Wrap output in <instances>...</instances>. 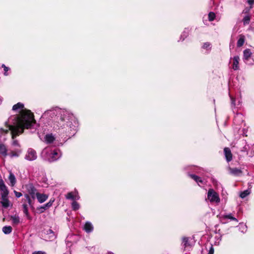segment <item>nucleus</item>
Masks as SVG:
<instances>
[{"label": "nucleus", "instance_id": "obj_41", "mask_svg": "<svg viewBox=\"0 0 254 254\" xmlns=\"http://www.w3.org/2000/svg\"><path fill=\"white\" fill-rule=\"evenodd\" d=\"M74 197L76 198V199H78L79 197L78 196H74Z\"/></svg>", "mask_w": 254, "mask_h": 254}, {"label": "nucleus", "instance_id": "obj_29", "mask_svg": "<svg viewBox=\"0 0 254 254\" xmlns=\"http://www.w3.org/2000/svg\"><path fill=\"white\" fill-rule=\"evenodd\" d=\"M239 119L240 120L241 122L243 121L242 115L241 114H237L235 117L234 120L235 122H236L237 120H239Z\"/></svg>", "mask_w": 254, "mask_h": 254}, {"label": "nucleus", "instance_id": "obj_15", "mask_svg": "<svg viewBox=\"0 0 254 254\" xmlns=\"http://www.w3.org/2000/svg\"><path fill=\"white\" fill-rule=\"evenodd\" d=\"M93 227L92 224L89 222H87L84 226V229L87 233H90L93 230Z\"/></svg>", "mask_w": 254, "mask_h": 254}, {"label": "nucleus", "instance_id": "obj_19", "mask_svg": "<svg viewBox=\"0 0 254 254\" xmlns=\"http://www.w3.org/2000/svg\"><path fill=\"white\" fill-rule=\"evenodd\" d=\"M0 153L3 156L7 155V149L3 144H0Z\"/></svg>", "mask_w": 254, "mask_h": 254}, {"label": "nucleus", "instance_id": "obj_12", "mask_svg": "<svg viewBox=\"0 0 254 254\" xmlns=\"http://www.w3.org/2000/svg\"><path fill=\"white\" fill-rule=\"evenodd\" d=\"M224 152L227 161H231L232 159V154L230 149L228 147H226L224 149Z\"/></svg>", "mask_w": 254, "mask_h": 254}, {"label": "nucleus", "instance_id": "obj_10", "mask_svg": "<svg viewBox=\"0 0 254 254\" xmlns=\"http://www.w3.org/2000/svg\"><path fill=\"white\" fill-rule=\"evenodd\" d=\"M48 195L44 193H40L39 192L36 195V197L37 198L38 201L41 203L45 202L48 199Z\"/></svg>", "mask_w": 254, "mask_h": 254}, {"label": "nucleus", "instance_id": "obj_36", "mask_svg": "<svg viewBox=\"0 0 254 254\" xmlns=\"http://www.w3.org/2000/svg\"><path fill=\"white\" fill-rule=\"evenodd\" d=\"M250 20V18H249V17L248 16H246L245 18H244V23H249V21Z\"/></svg>", "mask_w": 254, "mask_h": 254}, {"label": "nucleus", "instance_id": "obj_28", "mask_svg": "<svg viewBox=\"0 0 254 254\" xmlns=\"http://www.w3.org/2000/svg\"><path fill=\"white\" fill-rule=\"evenodd\" d=\"M215 17V14L214 12H210L208 14V19H209V21H213Z\"/></svg>", "mask_w": 254, "mask_h": 254}, {"label": "nucleus", "instance_id": "obj_5", "mask_svg": "<svg viewBox=\"0 0 254 254\" xmlns=\"http://www.w3.org/2000/svg\"><path fill=\"white\" fill-rule=\"evenodd\" d=\"M25 158L29 161H33L37 158L36 152L32 149H29L26 155Z\"/></svg>", "mask_w": 254, "mask_h": 254}, {"label": "nucleus", "instance_id": "obj_25", "mask_svg": "<svg viewBox=\"0 0 254 254\" xmlns=\"http://www.w3.org/2000/svg\"><path fill=\"white\" fill-rule=\"evenodd\" d=\"M250 193V190H247L242 192L240 195V197L242 198L246 197L247 195H248Z\"/></svg>", "mask_w": 254, "mask_h": 254}, {"label": "nucleus", "instance_id": "obj_32", "mask_svg": "<svg viewBox=\"0 0 254 254\" xmlns=\"http://www.w3.org/2000/svg\"><path fill=\"white\" fill-rule=\"evenodd\" d=\"M23 208V212L24 213L27 215L28 216V207L27 205L25 204H23L22 205Z\"/></svg>", "mask_w": 254, "mask_h": 254}, {"label": "nucleus", "instance_id": "obj_24", "mask_svg": "<svg viewBox=\"0 0 254 254\" xmlns=\"http://www.w3.org/2000/svg\"><path fill=\"white\" fill-rule=\"evenodd\" d=\"M25 197H26V199L27 200L28 203L29 204V205L31 207H33V200L32 198H30L31 196H29V194H25Z\"/></svg>", "mask_w": 254, "mask_h": 254}, {"label": "nucleus", "instance_id": "obj_7", "mask_svg": "<svg viewBox=\"0 0 254 254\" xmlns=\"http://www.w3.org/2000/svg\"><path fill=\"white\" fill-rule=\"evenodd\" d=\"M0 190L1 191V195L8 194V190L1 179H0Z\"/></svg>", "mask_w": 254, "mask_h": 254}, {"label": "nucleus", "instance_id": "obj_23", "mask_svg": "<svg viewBox=\"0 0 254 254\" xmlns=\"http://www.w3.org/2000/svg\"><path fill=\"white\" fill-rule=\"evenodd\" d=\"M11 220L12 222L14 224H18L19 223V218L18 216L16 215L11 216Z\"/></svg>", "mask_w": 254, "mask_h": 254}, {"label": "nucleus", "instance_id": "obj_42", "mask_svg": "<svg viewBox=\"0 0 254 254\" xmlns=\"http://www.w3.org/2000/svg\"><path fill=\"white\" fill-rule=\"evenodd\" d=\"M50 111H47L45 114H48L49 113Z\"/></svg>", "mask_w": 254, "mask_h": 254}, {"label": "nucleus", "instance_id": "obj_34", "mask_svg": "<svg viewBox=\"0 0 254 254\" xmlns=\"http://www.w3.org/2000/svg\"><path fill=\"white\" fill-rule=\"evenodd\" d=\"M14 193L15 194V196L17 197H20V196H22V193L20 192H17L16 191H14Z\"/></svg>", "mask_w": 254, "mask_h": 254}, {"label": "nucleus", "instance_id": "obj_26", "mask_svg": "<svg viewBox=\"0 0 254 254\" xmlns=\"http://www.w3.org/2000/svg\"><path fill=\"white\" fill-rule=\"evenodd\" d=\"M189 35V30H185L182 34L181 36V38H182V41L184 40Z\"/></svg>", "mask_w": 254, "mask_h": 254}, {"label": "nucleus", "instance_id": "obj_9", "mask_svg": "<svg viewBox=\"0 0 254 254\" xmlns=\"http://www.w3.org/2000/svg\"><path fill=\"white\" fill-rule=\"evenodd\" d=\"M189 176L191 178L193 179L199 186H201L205 183L204 180H202L201 178L195 175L190 174Z\"/></svg>", "mask_w": 254, "mask_h": 254}, {"label": "nucleus", "instance_id": "obj_2", "mask_svg": "<svg viewBox=\"0 0 254 254\" xmlns=\"http://www.w3.org/2000/svg\"><path fill=\"white\" fill-rule=\"evenodd\" d=\"M207 199L211 203H218L220 199L218 194L213 189H209L207 192Z\"/></svg>", "mask_w": 254, "mask_h": 254}, {"label": "nucleus", "instance_id": "obj_20", "mask_svg": "<svg viewBox=\"0 0 254 254\" xmlns=\"http://www.w3.org/2000/svg\"><path fill=\"white\" fill-rule=\"evenodd\" d=\"M8 179L11 183V186H13L16 183V179L14 175L12 173H10Z\"/></svg>", "mask_w": 254, "mask_h": 254}, {"label": "nucleus", "instance_id": "obj_4", "mask_svg": "<svg viewBox=\"0 0 254 254\" xmlns=\"http://www.w3.org/2000/svg\"><path fill=\"white\" fill-rule=\"evenodd\" d=\"M58 150H51L47 153V159L50 162H53L57 160L61 157Z\"/></svg>", "mask_w": 254, "mask_h": 254}, {"label": "nucleus", "instance_id": "obj_40", "mask_svg": "<svg viewBox=\"0 0 254 254\" xmlns=\"http://www.w3.org/2000/svg\"><path fill=\"white\" fill-rule=\"evenodd\" d=\"M13 144L15 145H18V142L17 140H14L13 142Z\"/></svg>", "mask_w": 254, "mask_h": 254}, {"label": "nucleus", "instance_id": "obj_37", "mask_svg": "<svg viewBox=\"0 0 254 254\" xmlns=\"http://www.w3.org/2000/svg\"><path fill=\"white\" fill-rule=\"evenodd\" d=\"M231 99V104L233 106H235V99L233 98L232 97L230 96Z\"/></svg>", "mask_w": 254, "mask_h": 254}, {"label": "nucleus", "instance_id": "obj_31", "mask_svg": "<svg viewBox=\"0 0 254 254\" xmlns=\"http://www.w3.org/2000/svg\"><path fill=\"white\" fill-rule=\"evenodd\" d=\"M72 207L73 209L76 210L79 208V205L77 202H76V201H73L72 203Z\"/></svg>", "mask_w": 254, "mask_h": 254}, {"label": "nucleus", "instance_id": "obj_35", "mask_svg": "<svg viewBox=\"0 0 254 254\" xmlns=\"http://www.w3.org/2000/svg\"><path fill=\"white\" fill-rule=\"evenodd\" d=\"M2 66L4 68V70L5 71L4 75H7L6 72L8 71V68L5 66L4 64H2Z\"/></svg>", "mask_w": 254, "mask_h": 254}, {"label": "nucleus", "instance_id": "obj_30", "mask_svg": "<svg viewBox=\"0 0 254 254\" xmlns=\"http://www.w3.org/2000/svg\"><path fill=\"white\" fill-rule=\"evenodd\" d=\"M66 198L68 199H71L73 200H74V199H76V198L74 197V195H73V194H72V192H68L66 194Z\"/></svg>", "mask_w": 254, "mask_h": 254}, {"label": "nucleus", "instance_id": "obj_1", "mask_svg": "<svg viewBox=\"0 0 254 254\" xmlns=\"http://www.w3.org/2000/svg\"><path fill=\"white\" fill-rule=\"evenodd\" d=\"M24 105L21 103H18L12 107L14 111L18 109H22L20 115L16 118L13 125H9L6 129L1 128L2 131L7 133L9 130H11L12 138L13 139L18 135L19 133L23 132L24 128H29L33 124L35 123L33 114L30 110L23 109Z\"/></svg>", "mask_w": 254, "mask_h": 254}, {"label": "nucleus", "instance_id": "obj_38", "mask_svg": "<svg viewBox=\"0 0 254 254\" xmlns=\"http://www.w3.org/2000/svg\"><path fill=\"white\" fill-rule=\"evenodd\" d=\"M32 254H45L44 252L42 251L34 252Z\"/></svg>", "mask_w": 254, "mask_h": 254}, {"label": "nucleus", "instance_id": "obj_6", "mask_svg": "<svg viewBox=\"0 0 254 254\" xmlns=\"http://www.w3.org/2000/svg\"><path fill=\"white\" fill-rule=\"evenodd\" d=\"M252 52L249 49H246L243 52V60L246 63H248V62L252 56Z\"/></svg>", "mask_w": 254, "mask_h": 254}, {"label": "nucleus", "instance_id": "obj_18", "mask_svg": "<svg viewBox=\"0 0 254 254\" xmlns=\"http://www.w3.org/2000/svg\"><path fill=\"white\" fill-rule=\"evenodd\" d=\"M54 201V200H50L48 203L39 208V209H41V212H43L45 210L51 207Z\"/></svg>", "mask_w": 254, "mask_h": 254}, {"label": "nucleus", "instance_id": "obj_21", "mask_svg": "<svg viewBox=\"0 0 254 254\" xmlns=\"http://www.w3.org/2000/svg\"><path fill=\"white\" fill-rule=\"evenodd\" d=\"M202 48L207 51H210L211 49V44L209 42L204 43Z\"/></svg>", "mask_w": 254, "mask_h": 254}, {"label": "nucleus", "instance_id": "obj_43", "mask_svg": "<svg viewBox=\"0 0 254 254\" xmlns=\"http://www.w3.org/2000/svg\"><path fill=\"white\" fill-rule=\"evenodd\" d=\"M107 254H114L113 253H111V252H109Z\"/></svg>", "mask_w": 254, "mask_h": 254}, {"label": "nucleus", "instance_id": "obj_44", "mask_svg": "<svg viewBox=\"0 0 254 254\" xmlns=\"http://www.w3.org/2000/svg\"><path fill=\"white\" fill-rule=\"evenodd\" d=\"M61 121H64V119H63V118H61Z\"/></svg>", "mask_w": 254, "mask_h": 254}, {"label": "nucleus", "instance_id": "obj_13", "mask_svg": "<svg viewBox=\"0 0 254 254\" xmlns=\"http://www.w3.org/2000/svg\"><path fill=\"white\" fill-rule=\"evenodd\" d=\"M183 244L185 250L190 249L192 247V245L190 243L189 239L188 238H183Z\"/></svg>", "mask_w": 254, "mask_h": 254}, {"label": "nucleus", "instance_id": "obj_16", "mask_svg": "<svg viewBox=\"0 0 254 254\" xmlns=\"http://www.w3.org/2000/svg\"><path fill=\"white\" fill-rule=\"evenodd\" d=\"M245 41V36L243 35H240L239 36V39H238V40L237 41V47H242L244 45Z\"/></svg>", "mask_w": 254, "mask_h": 254}, {"label": "nucleus", "instance_id": "obj_27", "mask_svg": "<svg viewBox=\"0 0 254 254\" xmlns=\"http://www.w3.org/2000/svg\"><path fill=\"white\" fill-rule=\"evenodd\" d=\"M224 218L230 219L232 220H234V221H236V222H238L237 219L236 218L233 217L231 214L224 215Z\"/></svg>", "mask_w": 254, "mask_h": 254}, {"label": "nucleus", "instance_id": "obj_22", "mask_svg": "<svg viewBox=\"0 0 254 254\" xmlns=\"http://www.w3.org/2000/svg\"><path fill=\"white\" fill-rule=\"evenodd\" d=\"M12 228L11 226H4L2 228V231L5 234H9L11 232Z\"/></svg>", "mask_w": 254, "mask_h": 254}, {"label": "nucleus", "instance_id": "obj_14", "mask_svg": "<svg viewBox=\"0 0 254 254\" xmlns=\"http://www.w3.org/2000/svg\"><path fill=\"white\" fill-rule=\"evenodd\" d=\"M228 170H229L230 173L234 176H239L242 173L241 170L238 168H229Z\"/></svg>", "mask_w": 254, "mask_h": 254}, {"label": "nucleus", "instance_id": "obj_3", "mask_svg": "<svg viewBox=\"0 0 254 254\" xmlns=\"http://www.w3.org/2000/svg\"><path fill=\"white\" fill-rule=\"evenodd\" d=\"M24 187L26 189V192H27L26 194H29L33 199H34L36 197V195L38 192L37 189L34 187L33 184L30 183L25 185Z\"/></svg>", "mask_w": 254, "mask_h": 254}, {"label": "nucleus", "instance_id": "obj_17", "mask_svg": "<svg viewBox=\"0 0 254 254\" xmlns=\"http://www.w3.org/2000/svg\"><path fill=\"white\" fill-rule=\"evenodd\" d=\"M55 139V138L52 134H47L45 137V140L47 143H52Z\"/></svg>", "mask_w": 254, "mask_h": 254}, {"label": "nucleus", "instance_id": "obj_39", "mask_svg": "<svg viewBox=\"0 0 254 254\" xmlns=\"http://www.w3.org/2000/svg\"><path fill=\"white\" fill-rule=\"evenodd\" d=\"M248 2L251 5L253 4H254V0H248Z\"/></svg>", "mask_w": 254, "mask_h": 254}, {"label": "nucleus", "instance_id": "obj_11", "mask_svg": "<svg viewBox=\"0 0 254 254\" xmlns=\"http://www.w3.org/2000/svg\"><path fill=\"white\" fill-rule=\"evenodd\" d=\"M8 195H1V200L0 201L3 207L7 208L9 206V201L7 197Z\"/></svg>", "mask_w": 254, "mask_h": 254}, {"label": "nucleus", "instance_id": "obj_33", "mask_svg": "<svg viewBox=\"0 0 254 254\" xmlns=\"http://www.w3.org/2000/svg\"><path fill=\"white\" fill-rule=\"evenodd\" d=\"M214 249L213 248V246L212 245H211L210 248H209V252H208V254H214Z\"/></svg>", "mask_w": 254, "mask_h": 254}, {"label": "nucleus", "instance_id": "obj_8", "mask_svg": "<svg viewBox=\"0 0 254 254\" xmlns=\"http://www.w3.org/2000/svg\"><path fill=\"white\" fill-rule=\"evenodd\" d=\"M231 60H232V58H231ZM233 60V64H232V68L235 70H238L239 69V64L240 61V58L238 56H234Z\"/></svg>", "mask_w": 254, "mask_h": 254}]
</instances>
